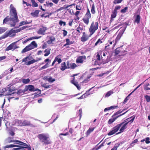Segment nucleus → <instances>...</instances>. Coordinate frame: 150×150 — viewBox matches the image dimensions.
I'll use <instances>...</instances> for the list:
<instances>
[{"mask_svg": "<svg viewBox=\"0 0 150 150\" xmlns=\"http://www.w3.org/2000/svg\"><path fill=\"white\" fill-rule=\"evenodd\" d=\"M135 117L134 115H133L130 118L125 120L124 122H122L117 124L116 126L113 127L112 130L108 134V136L112 135L117 132L119 130V132L116 134L117 135L123 132L125 129L127 128V125L129 122H132Z\"/></svg>", "mask_w": 150, "mask_h": 150, "instance_id": "nucleus-1", "label": "nucleus"}, {"mask_svg": "<svg viewBox=\"0 0 150 150\" xmlns=\"http://www.w3.org/2000/svg\"><path fill=\"white\" fill-rule=\"evenodd\" d=\"M10 18L7 16L3 21V24H8L11 27H15L16 23L19 22V20L17 14L16 8L12 4L10 6Z\"/></svg>", "mask_w": 150, "mask_h": 150, "instance_id": "nucleus-2", "label": "nucleus"}, {"mask_svg": "<svg viewBox=\"0 0 150 150\" xmlns=\"http://www.w3.org/2000/svg\"><path fill=\"white\" fill-rule=\"evenodd\" d=\"M38 137L43 145H48L52 144V142L50 138L49 135L44 134H38Z\"/></svg>", "mask_w": 150, "mask_h": 150, "instance_id": "nucleus-3", "label": "nucleus"}, {"mask_svg": "<svg viewBox=\"0 0 150 150\" xmlns=\"http://www.w3.org/2000/svg\"><path fill=\"white\" fill-rule=\"evenodd\" d=\"M98 21H93L89 28V31L90 32V36H91L95 31L98 29Z\"/></svg>", "mask_w": 150, "mask_h": 150, "instance_id": "nucleus-4", "label": "nucleus"}, {"mask_svg": "<svg viewBox=\"0 0 150 150\" xmlns=\"http://www.w3.org/2000/svg\"><path fill=\"white\" fill-rule=\"evenodd\" d=\"M37 47V45L35 41H32L30 44L26 46L22 51L23 53Z\"/></svg>", "mask_w": 150, "mask_h": 150, "instance_id": "nucleus-5", "label": "nucleus"}, {"mask_svg": "<svg viewBox=\"0 0 150 150\" xmlns=\"http://www.w3.org/2000/svg\"><path fill=\"white\" fill-rule=\"evenodd\" d=\"M91 17L90 13V10L88 8H87V11L83 19L84 23L87 25L89 23V19L91 18Z\"/></svg>", "mask_w": 150, "mask_h": 150, "instance_id": "nucleus-6", "label": "nucleus"}, {"mask_svg": "<svg viewBox=\"0 0 150 150\" xmlns=\"http://www.w3.org/2000/svg\"><path fill=\"white\" fill-rule=\"evenodd\" d=\"M16 141L17 144L22 145V146H23V150H31L30 147L26 143L18 140H16Z\"/></svg>", "mask_w": 150, "mask_h": 150, "instance_id": "nucleus-7", "label": "nucleus"}, {"mask_svg": "<svg viewBox=\"0 0 150 150\" xmlns=\"http://www.w3.org/2000/svg\"><path fill=\"white\" fill-rule=\"evenodd\" d=\"M16 42H13L10 44L5 49L6 51H8L10 50H13L12 51L18 48V47L15 45Z\"/></svg>", "mask_w": 150, "mask_h": 150, "instance_id": "nucleus-8", "label": "nucleus"}, {"mask_svg": "<svg viewBox=\"0 0 150 150\" xmlns=\"http://www.w3.org/2000/svg\"><path fill=\"white\" fill-rule=\"evenodd\" d=\"M22 145L20 146L16 145L14 144L7 145L4 147L5 148H8L14 147H18V148H14L13 149V150H21L23 149V146H22Z\"/></svg>", "mask_w": 150, "mask_h": 150, "instance_id": "nucleus-9", "label": "nucleus"}, {"mask_svg": "<svg viewBox=\"0 0 150 150\" xmlns=\"http://www.w3.org/2000/svg\"><path fill=\"white\" fill-rule=\"evenodd\" d=\"M16 34L14 31V30L12 29L9 31H6L4 35V38H5L10 36L11 37H14L15 36Z\"/></svg>", "mask_w": 150, "mask_h": 150, "instance_id": "nucleus-10", "label": "nucleus"}, {"mask_svg": "<svg viewBox=\"0 0 150 150\" xmlns=\"http://www.w3.org/2000/svg\"><path fill=\"white\" fill-rule=\"evenodd\" d=\"M127 111L125 112L124 113H123L122 114H120L116 116H113V115L112 116V118L110 119L108 122V124H112V122H113L118 117L124 115L125 113H126Z\"/></svg>", "mask_w": 150, "mask_h": 150, "instance_id": "nucleus-11", "label": "nucleus"}, {"mask_svg": "<svg viewBox=\"0 0 150 150\" xmlns=\"http://www.w3.org/2000/svg\"><path fill=\"white\" fill-rule=\"evenodd\" d=\"M24 89V91H25V92H26L28 91L30 92L36 91V90L35 89L34 86L32 85H29L25 86Z\"/></svg>", "mask_w": 150, "mask_h": 150, "instance_id": "nucleus-12", "label": "nucleus"}, {"mask_svg": "<svg viewBox=\"0 0 150 150\" xmlns=\"http://www.w3.org/2000/svg\"><path fill=\"white\" fill-rule=\"evenodd\" d=\"M90 37V35L88 36L85 32H83L82 36L81 38V41L82 42H85L88 40Z\"/></svg>", "mask_w": 150, "mask_h": 150, "instance_id": "nucleus-13", "label": "nucleus"}, {"mask_svg": "<svg viewBox=\"0 0 150 150\" xmlns=\"http://www.w3.org/2000/svg\"><path fill=\"white\" fill-rule=\"evenodd\" d=\"M67 64L68 69L71 68L74 69L77 66V65L75 63H70L69 61L67 62Z\"/></svg>", "mask_w": 150, "mask_h": 150, "instance_id": "nucleus-14", "label": "nucleus"}, {"mask_svg": "<svg viewBox=\"0 0 150 150\" xmlns=\"http://www.w3.org/2000/svg\"><path fill=\"white\" fill-rule=\"evenodd\" d=\"M47 29V28L46 27L42 26L39 29L37 32L38 34L44 35L45 34V33Z\"/></svg>", "mask_w": 150, "mask_h": 150, "instance_id": "nucleus-15", "label": "nucleus"}, {"mask_svg": "<svg viewBox=\"0 0 150 150\" xmlns=\"http://www.w3.org/2000/svg\"><path fill=\"white\" fill-rule=\"evenodd\" d=\"M86 57L84 55L79 56L76 59V62L77 63H82L83 62V59H86Z\"/></svg>", "mask_w": 150, "mask_h": 150, "instance_id": "nucleus-16", "label": "nucleus"}, {"mask_svg": "<svg viewBox=\"0 0 150 150\" xmlns=\"http://www.w3.org/2000/svg\"><path fill=\"white\" fill-rule=\"evenodd\" d=\"M134 22L136 23L137 24H139L140 23L141 17L139 14H136L134 16Z\"/></svg>", "mask_w": 150, "mask_h": 150, "instance_id": "nucleus-17", "label": "nucleus"}, {"mask_svg": "<svg viewBox=\"0 0 150 150\" xmlns=\"http://www.w3.org/2000/svg\"><path fill=\"white\" fill-rule=\"evenodd\" d=\"M48 37L49 40L47 41L48 44L50 45L53 44V42L55 40V37L53 36H49Z\"/></svg>", "mask_w": 150, "mask_h": 150, "instance_id": "nucleus-18", "label": "nucleus"}, {"mask_svg": "<svg viewBox=\"0 0 150 150\" xmlns=\"http://www.w3.org/2000/svg\"><path fill=\"white\" fill-rule=\"evenodd\" d=\"M94 87L90 88L89 90H88L83 95H82L81 97L78 98L79 99H81L83 98H85L86 97L85 96V95H86V96H87L88 95H90L91 94V93H89V92Z\"/></svg>", "mask_w": 150, "mask_h": 150, "instance_id": "nucleus-19", "label": "nucleus"}, {"mask_svg": "<svg viewBox=\"0 0 150 150\" xmlns=\"http://www.w3.org/2000/svg\"><path fill=\"white\" fill-rule=\"evenodd\" d=\"M75 77H73V80L71 81V82L72 84L75 85L78 90H79L81 89V87L79 86L78 84V82L76 81H75Z\"/></svg>", "mask_w": 150, "mask_h": 150, "instance_id": "nucleus-20", "label": "nucleus"}, {"mask_svg": "<svg viewBox=\"0 0 150 150\" xmlns=\"http://www.w3.org/2000/svg\"><path fill=\"white\" fill-rule=\"evenodd\" d=\"M23 126H32L33 125L30 121L26 120H24L22 122Z\"/></svg>", "mask_w": 150, "mask_h": 150, "instance_id": "nucleus-21", "label": "nucleus"}, {"mask_svg": "<svg viewBox=\"0 0 150 150\" xmlns=\"http://www.w3.org/2000/svg\"><path fill=\"white\" fill-rule=\"evenodd\" d=\"M60 69L62 71H64L67 68V65L66 66V62H63L61 64Z\"/></svg>", "mask_w": 150, "mask_h": 150, "instance_id": "nucleus-22", "label": "nucleus"}, {"mask_svg": "<svg viewBox=\"0 0 150 150\" xmlns=\"http://www.w3.org/2000/svg\"><path fill=\"white\" fill-rule=\"evenodd\" d=\"M39 11L38 10H35L34 12L31 13L30 14L34 17H37L38 16Z\"/></svg>", "mask_w": 150, "mask_h": 150, "instance_id": "nucleus-23", "label": "nucleus"}, {"mask_svg": "<svg viewBox=\"0 0 150 150\" xmlns=\"http://www.w3.org/2000/svg\"><path fill=\"white\" fill-rule=\"evenodd\" d=\"M66 43L64 45V47L66 46L67 45H70L73 44L74 43V41L72 40L70 41L69 39L68 38H67L66 39Z\"/></svg>", "mask_w": 150, "mask_h": 150, "instance_id": "nucleus-24", "label": "nucleus"}, {"mask_svg": "<svg viewBox=\"0 0 150 150\" xmlns=\"http://www.w3.org/2000/svg\"><path fill=\"white\" fill-rule=\"evenodd\" d=\"M51 50V49L50 48H48L45 49L44 51V52L45 53L44 54V56L45 57H46L49 55L50 54Z\"/></svg>", "mask_w": 150, "mask_h": 150, "instance_id": "nucleus-25", "label": "nucleus"}, {"mask_svg": "<svg viewBox=\"0 0 150 150\" xmlns=\"http://www.w3.org/2000/svg\"><path fill=\"white\" fill-rule=\"evenodd\" d=\"M83 30V27L82 26L79 25L76 28V31L79 33L81 34Z\"/></svg>", "mask_w": 150, "mask_h": 150, "instance_id": "nucleus-26", "label": "nucleus"}, {"mask_svg": "<svg viewBox=\"0 0 150 150\" xmlns=\"http://www.w3.org/2000/svg\"><path fill=\"white\" fill-rule=\"evenodd\" d=\"M7 90L5 88L2 89L1 91H0V96H7L8 95L7 94L6 92L7 91Z\"/></svg>", "mask_w": 150, "mask_h": 150, "instance_id": "nucleus-27", "label": "nucleus"}, {"mask_svg": "<svg viewBox=\"0 0 150 150\" xmlns=\"http://www.w3.org/2000/svg\"><path fill=\"white\" fill-rule=\"evenodd\" d=\"M15 125L17 126H22V121L21 120H15Z\"/></svg>", "mask_w": 150, "mask_h": 150, "instance_id": "nucleus-28", "label": "nucleus"}, {"mask_svg": "<svg viewBox=\"0 0 150 150\" xmlns=\"http://www.w3.org/2000/svg\"><path fill=\"white\" fill-rule=\"evenodd\" d=\"M95 128V127H90L86 132V136H88L90 133L94 130Z\"/></svg>", "mask_w": 150, "mask_h": 150, "instance_id": "nucleus-29", "label": "nucleus"}, {"mask_svg": "<svg viewBox=\"0 0 150 150\" xmlns=\"http://www.w3.org/2000/svg\"><path fill=\"white\" fill-rule=\"evenodd\" d=\"M31 22H28L27 21H21L19 23L18 26L17 28H18L19 27H20L24 25H26L27 24H28L29 23H30Z\"/></svg>", "mask_w": 150, "mask_h": 150, "instance_id": "nucleus-30", "label": "nucleus"}, {"mask_svg": "<svg viewBox=\"0 0 150 150\" xmlns=\"http://www.w3.org/2000/svg\"><path fill=\"white\" fill-rule=\"evenodd\" d=\"M122 36V34H121L119 33L117 35L116 38L115 39V45H116L117 42L120 39Z\"/></svg>", "mask_w": 150, "mask_h": 150, "instance_id": "nucleus-31", "label": "nucleus"}, {"mask_svg": "<svg viewBox=\"0 0 150 150\" xmlns=\"http://www.w3.org/2000/svg\"><path fill=\"white\" fill-rule=\"evenodd\" d=\"M25 89H24L23 90H22V89H19L18 90L17 93L18 95H20L21 94H24L25 93Z\"/></svg>", "mask_w": 150, "mask_h": 150, "instance_id": "nucleus-32", "label": "nucleus"}, {"mask_svg": "<svg viewBox=\"0 0 150 150\" xmlns=\"http://www.w3.org/2000/svg\"><path fill=\"white\" fill-rule=\"evenodd\" d=\"M117 12H116L114 11H112L111 16V19L113 18L116 17L117 16Z\"/></svg>", "mask_w": 150, "mask_h": 150, "instance_id": "nucleus-33", "label": "nucleus"}, {"mask_svg": "<svg viewBox=\"0 0 150 150\" xmlns=\"http://www.w3.org/2000/svg\"><path fill=\"white\" fill-rule=\"evenodd\" d=\"M30 80L29 78L26 79H23L22 80V82L23 83L26 84L29 83L30 82Z\"/></svg>", "mask_w": 150, "mask_h": 150, "instance_id": "nucleus-34", "label": "nucleus"}, {"mask_svg": "<svg viewBox=\"0 0 150 150\" xmlns=\"http://www.w3.org/2000/svg\"><path fill=\"white\" fill-rule=\"evenodd\" d=\"M91 13L93 14H94L96 13V11H95V6L94 4L92 5L91 7Z\"/></svg>", "mask_w": 150, "mask_h": 150, "instance_id": "nucleus-35", "label": "nucleus"}, {"mask_svg": "<svg viewBox=\"0 0 150 150\" xmlns=\"http://www.w3.org/2000/svg\"><path fill=\"white\" fill-rule=\"evenodd\" d=\"M102 43H103V42L101 41V39L100 38H99L95 43L94 45V46H96L98 45H100Z\"/></svg>", "mask_w": 150, "mask_h": 150, "instance_id": "nucleus-36", "label": "nucleus"}, {"mask_svg": "<svg viewBox=\"0 0 150 150\" xmlns=\"http://www.w3.org/2000/svg\"><path fill=\"white\" fill-rule=\"evenodd\" d=\"M35 59H33L32 60L26 62L25 64L27 65H29L31 64L35 63Z\"/></svg>", "mask_w": 150, "mask_h": 150, "instance_id": "nucleus-37", "label": "nucleus"}, {"mask_svg": "<svg viewBox=\"0 0 150 150\" xmlns=\"http://www.w3.org/2000/svg\"><path fill=\"white\" fill-rule=\"evenodd\" d=\"M61 56V55L59 54L58 56L56 57H55V58L54 59H56V61H57V62L58 63V64L60 63H61V62L62 61V60L61 59V58H59V56Z\"/></svg>", "mask_w": 150, "mask_h": 150, "instance_id": "nucleus-38", "label": "nucleus"}, {"mask_svg": "<svg viewBox=\"0 0 150 150\" xmlns=\"http://www.w3.org/2000/svg\"><path fill=\"white\" fill-rule=\"evenodd\" d=\"M49 63H47L45 65L41 67L39 69V70L40 71H41L44 69H45L48 67Z\"/></svg>", "mask_w": 150, "mask_h": 150, "instance_id": "nucleus-39", "label": "nucleus"}, {"mask_svg": "<svg viewBox=\"0 0 150 150\" xmlns=\"http://www.w3.org/2000/svg\"><path fill=\"white\" fill-rule=\"evenodd\" d=\"M75 4H72L70 5H67L66 4L64 5V6L62 7H63V9H65L67 8L68 7H69L72 6H75Z\"/></svg>", "mask_w": 150, "mask_h": 150, "instance_id": "nucleus-40", "label": "nucleus"}, {"mask_svg": "<svg viewBox=\"0 0 150 150\" xmlns=\"http://www.w3.org/2000/svg\"><path fill=\"white\" fill-rule=\"evenodd\" d=\"M7 29L5 27H0V34L4 33Z\"/></svg>", "mask_w": 150, "mask_h": 150, "instance_id": "nucleus-41", "label": "nucleus"}, {"mask_svg": "<svg viewBox=\"0 0 150 150\" xmlns=\"http://www.w3.org/2000/svg\"><path fill=\"white\" fill-rule=\"evenodd\" d=\"M113 92L112 90H110L109 91H108L105 95V97H108L110 96L112 94H113Z\"/></svg>", "mask_w": 150, "mask_h": 150, "instance_id": "nucleus-42", "label": "nucleus"}, {"mask_svg": "<svg viewBox=\"0 0 150 150\" xmlns=\"http://www.w3.org/2000/svg\"><path fill=\"white\" fill-rule=\"evenodd\" d=\"M124 110H125V109H123L122 110H119L117 112L115 113L114 114V115H113V116H116L117 115L122 113Z\"/></svg>", "mask_w": 150, "mask_h": 150, "instance_id": "nucleus-43", "label": "nucleus"}, {"mask_svg": "<svg viewBox=\"0 0 150 150\" xmlns=\"http://www.w3.org/2000/svg\"><path fill=\"white\" fill-rule=\"evenodd\" d=\"M41 37V36H39V37L34 36V37H30V38H28V40H33V39H38L39 38H40Z\"/></svg>", "mask_w": 150, "mask_h": 150, "instance_id": "nucleus-44", "label": "nucleus"}, {"mask_svg": "<svg viewBox=\"0 0 150 150\" xmlns=\"http://www.w3.org/2000/svg\"><path fill=\"white\" fill-rule=\"evenodd\" d=\"M120 47H118L115 50V53L116 55L118 54L120 52Z\"/></svg>", "mask_w": 150, "mask_h": 150, "instance_id": "nucleus-45", "label": "nucleus"}, {"mask_svg": "<svg viewBox=\"0 0 150 150\" xmlns=\"http://www.w3.org/2000/svg\"><path fill=\"white\" fill-rule=\"evenodd\" d=\"M123 0H114L113 3L115 4H117L121 3Z\"/></svg>", "mask_w": 150, "mask_h": 150, "instance_id": "nucleus-46", "label": "nucleus"}, {"mask_svg": "<svg viewBox=\"0 0 150 150\" xmlns=\"http://www.w3.org/2000/svg\"><path fill=\"white\" fill-rule=\"evenodd\" d=\"M128 7H125L124 9H122L120 11V12L121 13H125L128 10Z\"/></svg>", "mask_w": 150, "mask_h": 150, "instance_id": "nucleus-47", "label": "nucleus"}, {"mask_svg": "<svg viewBox=\"0 0 150 150\" xmlns=\"http://www.w3.org/2000/svg\"><path fill=\"white\" fill-rule=\"evenodd\" d=\"M115 41H114V40H112V38H111L109 40H108L107 43L109 44L110 45H112L113 43H114V45H115Z\"/></svg>", "mask_w": 150, "mask_h": 150, "instance_id": "nucleus-48", "label": "nucleus"}, {"mask_svg": "<svg viewBox=\"0 0 150 150\" xmlns=\"http://www.w3.org/2000/svg\"><path fill=\"white\" fill-rule=\"evenodd\" d=\"M13 138L12 137H9L8 138V142H16L15 140H13Z\"/></svg>", "mask_w": 150, "mask_h": 150, "instance_id": "nucleus-49", "label": "nucleus"}, {"mask_svg": "<svg viewBox=\"0 0 150 150\" xmlns=\"http://www.w3.org/2000/svg\"><path fill=\"white\" fill-rule=\"evenodd\" d=\"M144 97L145 98L147 102H150V96H149L147 95H146L144 96Z\"/></svg>", "mask_w": 150, "mask_h": 150, "instance_id": "nucleus-50", "label": "nucleus"}, {"mask_svg": "<svg viewBox=\"0 0 150 150\" xmlns=\"http://www.w3.org/2000/svg\"><path fill=\"white\" fill-rule=\"evenodd\" d=\"M51 86L47 85V83H44L42 85V86L46 88H50Z\"/></svg>", "mask_w": 150, "mask_h": 150, "instance_id": "nucleus-51", "label": "nucleus"}, {"mask_svg": "<svg viewBox=\"0 0 150 150\" xmlns=\"http://www.w3.org/2000/svg\"><path fill=\"white\" fill-rule=\"evenodd\" d=\"M55 80L54 79H52V77L50 76L48 79V82L50 83H52Z\"/></svg>", "mask_w": 150, "mask_h": 150, "instance_id": "nucleus-52", "label": "nucleus"}, {"mask_svg": "<svg viewBox=\"0 0 150 150\" xmlns=\"http://www.w3.org/2000/svg\"><path fill=\"white\" fill-rule=\"evenodd\" d=\"M32 3V6L33 7H37L38 6V4L35 2V1L31 2Z\"/></svg>", "mask_w": 150, "mask_h": 150, "instance_id": "nucleus-53", "label": "nucleus"}, {"mask_svg": "<svg viewBox=\"0 0 150 150\" xmlns=\"http://www.w3.org/2000/svg\"><path fill=\"white\" fill-rule=\"evenodd\" d=\"M47 44L45 42H44L42 45V48L43 49H45L47 47Z\"/></svg>", "mask_w": 150, "mask_h": 150, "instance_id": "nucleus-54", "label": "nucleus"}, {"mask_svg": "<svg viewBox=\"0 0 150 150\" xmlns=\"http://www.w3.org/2000/svg\"><path fill=\"white\" fill-rule=\"evenodd\" d=\"M101 55V54H100L99 53H98L96 55V58L97 60L100 61V60L101 58H100V55Z\"/></svg>", "mask_w": 150, "mask_h": 150, "instance_id": "nucleus-55", "label": "nucleus"}, {"mask_svg": "<svg viewBox=\"0 0 150 150\" xmlns=\"http://www.w3.org/2000/svg\"><path fill=\"white\" fill-rule=\"evenodd\" d=\"M59 24L61 26L63 24L64 26H65L66 25V23L63 21L62 20H60L59 21Z\"/></svg>", "mask_w": 150, "mask_h": 150, "instance_id": "nucleus-56", "label": "nucleus"}, {"mask_svg": "<svg viewBox=\"0 0 150 150\" xmlns=\"http://www.w3.org/2000/svg\"><path fill=\"white\" fill-rule=\"evenodd\" d=\"M145 142L146 144H148L150 143V138L149 137L145 138Z\"/></svg>", "mask_w": 150, "mask_h": 150, "instance_id": "nucleus-57", "label": "nucleus"}, {"mask_svg": "<svg viewBox=\"0 0 150 150\" xmlns=\"http://www.w3.org/2000/svg\"><path fill=\"white\" fill-rule=\"evenodd\" d=\"M30 58L29 57H27L25 58L22 59V62H25L27 60H30Z\"/></svg>", "mask_w": 150, "mask_h": 150, "instance_id": "nucleus-58", "label": "nucleus"}, {"mask_svg": "<svg viewBox=\"0 0 150 150\" xmlns=\"http://www.w3.org/2000/svg\"><path fill=\"white\" fill-rule=\"evenodd\" d=\"M121 8V7L120 6H117L115 7L114 11L116 12H117V10L120 9Z\"/></svg>", "mask_w": 150, "mask_h": 150, "instance_id": "nucleus-59", "label": "nucleus"}, {"mask_svg": "<svg viewBox=\"0 0 150 150\" xmlns=\"http://www.w3.org/2000/svg\"><path fill=\"white\" fill-rule=\"evenodd\" d=\"M82 113V110L79 109V116L80 119L81 118Z\"/></svg>", "mask_w": 150, "mask_h": 150, "instance_id": "nucleus-60", "label": "nucleus"}, {"mask_svg": "<svg viewBox=\"0 0 150 150\" xmlns=\"http://www.w3.org/2000/svg\"><path fill=\"white\" fill-rule=\"evenodd\" d=\"M76 10H80L81 9V7L80 5H77L76 6Z\"/></svg>", "mask_w": 150, "mask_h": 150, "instance_id": "nucleus-61", "label": "nucleus"}, {"mask_svg": "<svg viewBox=\"0 0 150 150\" xmlns=\"http://www.w3.org/2000/svg\"><path fill=\"white\" fill-rule=\"evenodd\" d=\"M62 31H63V35L64 37L66 36L67 34V32L65 30H62Z\"/></svg>", "mask_w": 150, "mask_h": 150, "instance_id": "nucleus-62", "label": "nucleus"}, {"mask_svg": "<svg viewBox=\"0 0 150 150\" xmlns=\"http://www.w3.org/2000/svg\"><path fill=\"white\" fill-rule=\"evenodd\" d=\"M106 45H107V46H105V50H107L108 49H110V48L109 47V46H110L109 44L107 43Z\"/></svg>", "mask_w": 150, "mask_h": 150, "instance_id": "nucleus-63", "label": "nucleus"}, {"mask_svg": "<svg viewBox=\"0 0 150 150\" xmlns=\"http://www.w3.org/2000/svg\"><path fill=\"white\" fill-rule=\"evenodd\" d=\"M13 30H14V31L15 33V34H16V33L20 32L21 31L20 28H19L17 29Z\"/></svg>", "mask_w": 150, "mask_h": 150, "instance_id": "nucleus-64", "label": "nucleus"}]
</instances>
